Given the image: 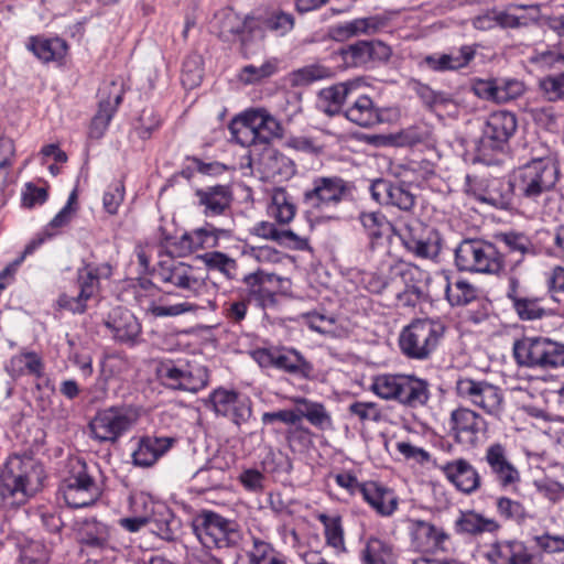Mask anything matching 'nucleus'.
I'll use <instances>...</instances> for the list:
<instances>
[{
    "mask_svg": "<svg viewBox=\"0 0 564 564\" xmlns=\"http://www.w3.org/2000/svg\"><path fill=\"white\" fill-rule=\"evenodd\" d=\"M512 175L519 204L533 205L538 209L543 203L544 213L554 210L552 205L560 200V194L555 191L560 169L553 158L532 159L514 170Z\"/></svg>",
    "mask_w": 564,
    "mask_h": 564,
    "instance_id": "f257e3e1",
    "label": "nucleus"
},
{
    "mask_svg": "<svg viewBox=\"0 0 564 564\" xmlns=\"http://www.w3.org/2000/svg\"><path fill=\"white\" fill-rule=\"evenodd\" d=\"M43 465L29 455H10L0 469V498L8 507L25 505L43 487Z\"/></svg>",
    "mask_w": 564,
    "mask_h": 564,
    "instance_id": "f03ea898",
    "label": "nucleus"
},
{
    "mask_svg": "<svg viewBox=\"0 0 564 564\" xmlns=\"http://www.w3.org/2000/svg\"><path fill=\"white\" fill-rule=\"evenodd\" d=\"M355 185L338 175H315L302 191L301 205L315 219H333L334 213L352 198Z\"/></svg>",
    "mask_w": 564,
    "mask_h": 564,
    "instance_id": "7ed1b4c3",
    "label": "nucleus"
},
{
    "mask_svg": "<svg viewBox=\"0 0 564 564\" xmlns=\"http://www.w3.org/2000/svg\"><path fill=\"white\" fill-rule=\"evenodd\" d=\"M372 391L383 400L417 410L427 406L432 393L427 379L414 373H383L373 379Z\"/></svg>",
    "mask_w": 564,
    "mask_h": 564,
    "instance_id": "20e7f679",
    "label": "nucleus"
},
{
    "mask_svg": "<svg viewBox=\"0 0 564 564\" xmlns=\"http://www.w3.org/2000/svg\"><path fill=\"white\" fill-rule=\"evenodd\" d=\"M446 325L440 317H417L404 326L398 338L401 354L411 360H429L445 336Z\"/></svg>",
    "mask_w": 564,
    "mask_h": 564,
    "instance_id": "39448f33",
    "label": "nucleus"
},
{
    "mask_svg": "<svg viewBox=\"0 0 564 564\" xmlns=\"http://www.w3.org/2000/svg\"><path fill=\"white\" fill-rule=\"evenodd\" d=\"M512 355L519 367L551 371L564 367V344L543 336L514 340Z\"/></svg>",
    "mask_w": 564,
    "mask_h": 564,
    "instance_id": "423d86ee",
    "label": "nucleus"
},
{
    "mask_svg": "<svg viewBox=\"0 0 564 564\" xmlns=\"http://www.w3.org/2000/svg\"><path fill=\"white\" fill-rule=\"evenodd\" d=\"M192 528L199 542L208 549H237L243 540L237 521L212 510H202L196 514Z\"/></svg>",
    "mask_w": 564,
    "mask_h": 564,
    "instance_id": "0eeeda50",
    "label": "nucleus"
},
{
    "mask_svg": "<svg viewBox=\"0 0 564 564\" xmlns=\"http://www.w3.org/2000/svg\"><path fill=\"white\" fill-rule=\"evenodd\" d=\"M455 265L459 271L499 275L505 270V256L492 242L464 239L455 249Z\"/></svg>",
    "mask_w": 564,
    "mask_h": 564,
    "instance_id": "6e6552de",
    "label": "nucleus"
},
{
    "mask_svg": "<svg viewBox=\"0 0 564 564\" xmlns=\"http://www.w3.org/2000/svg\"><path fill=\"white\" fill-rule=\"evenodd\" d=\"M68 476L58 487V498L69 508H86L96 503L101 490L96 482L88 465L80 458L69 462Z\"/></svg>",
    "mask_w": 564,
    "mask_h": 564,
    "instance_id": "1a4fd4ad",
    "label": "nucleus"
},
{
    "mask_svg": "<svg viewBox=\"0 0 564 564\" xmlns=\"http://www.w3.org/2000/svg\"><path fill=\"white\" fill-rule=\"evenodd\" d=\"M367 238V257L375 268L383 271L384 264L391 259L390 243L397 234L394 225L381 212H365L359 215Z\"/></svg>",
    "mask_w": 564,
    "mask_h": 564,
    "instance_id": "9d476101",
    "label": "nucleus"
},
{
    "mask_svg": "<svg viewBox=\"0 0 564 564\" xmlns=\"http://www.w3.org/2000/svg\"><path fill=\"white\" fill-rule=\"evenodd\" d=\"M232 20L237 21V25H231L229 31L239 35L242 44H246L249 37L263 40L265 31L275 36H285L295 25L293 14L282 10H273L259 18L246 17L243 21H239L238 17L232 15L228 17L226 22L232 24Z\"/></svg>",
    "mask_w": 564,
    "mask_h": 564,
    "instance_id": "9b49d317",
    "label": "nucleus"
},
{
    "mask_svg": "<svg viewBox=\"0 0 564 564\" xmlns=\"http://www.w3.org/2000/svg\"><path fill=\"white\" fill-rule=\"evenodd\" d=\"M518 129L517 116L507 110L494 111L488 115L477 142V153L486 160L491 153L502 152Z\"/></svg>",
    "mask_w": 564,
    "mask_h": 564,
    "instance_id": "f8f14e48",
    "label": "nucleus"
},
{
    "mask_svg": "<svg viewBox=\"0 0 564 564\" xmlns=\"http://www.w3.org/2000/svg\"><path fill=\"white\" fill-rule=\"evenodd\" d=\"M162 383L172 390L196 393L207 387L209 371L207 367L195 361H166L158 369Z\"/></svg>",
    "mask_w": 564,
    "mask_h": 564,
    "instance_id": "ddd939ff",
    "label": "nucleus"
},
{
    "mask_svg": "<svg viewBox=\"0 0 564 564\" xmlns=\"http://www.w3.org/2000/svg\"><path fill=\"white\" fill-rule=\"evenodd\" d=\"M465 191L477 200L500 209H511L518 202L512 173L507 178H478L467 175Z\"/></svg>",
    "mask_w": 564,
    "mask_h": 564,
    "instance_id": "4468645a",
    "label": "nucleus"
},
{
    "mask_svg": "<svg viewBox=\"0 0 564 564\" xmlns=\"http://www.w3.org/2000/svg\"><path fill=\"white\" fill-rule=\"evenodd\" d=\"M261 368H275L300 379L314 378V366L294 348H258L251 354Z\"/></svg>",
    "mask_w": 564,
    "mask_h": 564,
    "instance_id": "2eb2a0df",
    "label": "nucleus"
},
{
    "mask_svg": "<svg viewBox=\"0 0 564 564\" xmlns=\"http://www.w3.org/2000/svg\"><path fill=\"white\" fill-rule=\"evenodd\" d=\"M455 391L460 399L490 416L498 419L503 411L502 390L486 380L462 377L456 381Z\"/></svg>",
    "mask_w": 564,
    "mask_h": 564,
    "instance_id": "dca6fc26",
    "label": "nucleus"
},
{
    "mask_svg": "<svg viewBox=\"0 0 564 564\" xmlns=\"http://www.w3.org/2000/svg\"><path fill=\"white\" fill-rule=\"evenodd\" d=\"M232 237L234 220L225 221L221 226L205 221L203 226L184 232L172 245L181 256H186L200 249H216L221 240H230Z\"/></svg>",
    "mask_w": 564,
    "mask_h": 564,
    "instance_id": "f3484780",
    "label": "nucleus"
},
{
    "mask_svg": "<svg viewBox=\"0 0 564 564\" xmlns=\"http://www.w3.org/2000/svg\"><path fill=\"white\" fill-rule=\"evenodd\" d=\"M206 404L216 415L227 417L237 426L247 423L252 416L251 399L235 389L225 387L214 389L209 393Z\"/></svg>",
    "mask_w": 564,
    "mask_h": 564,
    "instance_id": "a211bd4d",
    "label": "nucleus"
},
{
    "mask_svg": "<svg viewBox=\"0 0 564 564\" xmlns=\"http://www.w3.org/2000/svg\"><path fill=\"white\" fill-rule=\"evenodd\" d=\"M487 421L469 408H457L451 412L448 435L459 445L475 447L486 435Z\"/></svg>",
    "mask_w": 564,
    "mask_h": 564,
    "instance_id": "6ab92c4d",
    "label": "nucleus"
},
{
    "mask_svg": "<svg viewBox=\"0 0 564 564\" xmlns=\"http://www.w3.org/2000/svg\"><path fill=\"white\" fill-rule=\"evenodd\" d=\"M196 273L194 267L175 259L160 261L155 270V275L162 283L185 291L186 297L197 296L206 289L205 280Z\"/></svg>",
    "mask_w": 564,
    "mask_h": 564,
    "instance_id": "aec40b11",
    "label": "nucleus"
},
{
    "mask_svg": "<svg viewBox=\"0 0 564 564\" xmlns=\"http://www.w3.org/2000/svg\"><path fill=\"white\" fill-rule=\"evenodd\" d=\"M484 463L488 474L500 489H514L521 481V475L516 465L511 462L506 445L495 442L485 449Z\"/></svg>",
    "mask_w": 564,
    "mask_h": 564,
    "instance_id": "412c9836",
    "label": "nucleus"
},
{
    "mask_svg": "<svg viewBox=\"0 0 564 564\" xmlns=\"http://www.w3.org/2000/svg\"><path fill=\"white\" fill-rule=\"evenodd\" d=\"M433 468L442 473L444 478L459 492L471 495L481 487V476L477 468L466 458L433 460Z\"/></svg>",
    "mask_w": 564,
    "mask_h": 564,
    "instance_id": "4be33fe9",
    "label": "nucleus"
},
{
    "mask_svg": "<svg viewBox=\"0 0 564 564\" xmlns=\"http://www.w3.org/2000/svg\"><path fill=\"white\" fill-rule=\"evenodd\" d=\"M282 281L283 279L274 273L257 270L243 276L240 293L262 310L274 307L278 304L276 289Z\"/></svg>",
    "mask_w": 564,
    "mask_h": 564,
    "instance_id": "5701e85b",
    "label": "nucleus"
},
{
    "mask_svg": "<svg viewBox=\"0 0 564 564\" xmlns=\"http://www.w3.org/2000/svg\"><path fill=\"white\" fill-rule=\"evenodd\" d=\"M132 425L130 416L120 408L98 411L89 422L91 437L99 443H116Z\"/></svg>",
    "mask_w": 564,
    "mask_h": 564,
    "instance_id": "b1692460",
    "label": "nucleus"
},
{
    "mask_svg": "<svg viewBox=\"0 0 564 564\" xmlns=\"http://www.w3.org/2000/svg\"><path fill=\"white\" fill-rule=\"evenodd\" d=\"M408 532L413 550L423 554L446 552L449 534L442 528L422 519H409Z\"/></svg>",
    "mask_w": 564,
    "mask_h": 564,
    "instance_id": "393cba45",
    "label": "nucleus"
},
{
    "mask_svg": "<svg viewBox=\"0 0 564 564\" xmlns=\"http://www.w3.org/2000/svg\"><path fill=\"white\" fill-rule=\"evenodd\" d=\"M194 196L195 205L207 219L223 217L226 221L234 220L231 212L234 194L229 185L216 184L196 188Z\"/></svg>",
    "mask_w": 564,
    "mask_h": 564,
    "instance_id": "a878e982",
    "label": "nucleus"
},
{
    "mask_svg": "<svg viewBox=\"0 0 564 564\" xmlns=\"http://www.w3.org/2000/svg\"><path fill=\"white\" fill-rule=\"evenodd\" d=\"M104 325L111 337L120 344L133 346L141 337V323L132 312L122 306L113 307L105 318Z\"/></svg>",
    "mask_w": 564,
    "mask_h": 564,
    "instance_id": "bb28decb",
    "label": "nucleus"
},
{
    "mask_svg": "<svg viewBox=\"0 0 564 564\" xmlns=\"http://www.w3.org/2000/svg\"><path fill=\"white\" fill-rule=\"evenodd\" d=\"M475 55L476 50L471 45H463L458 50H452L448 53L425 55L419 62V67L434 73L455 72L468 66Z\"/></svg>",
    "mask_w": 564,
    "mask_h": 564,
    "instance_id": "cd10ccee",
    "label": "nucleus"
},
{
    "mask_svg": "<svg viewBox=\"0 0 564 564\" xmlns=\"http://www.w3.org/2000/svg\"><path fill=\"white\" fill-rule=\"evenodd\" d=\"M341 55L347 65L358 67L387 61L391 50L381 41H358L343 48Z\"/></svg>",
    "mask_w": 564,
    "mask_h": 564,
    "instance_id": "c85d7f7f",
    "label": "nucleus"
},
{
    "mask_svg": "<svg viewBox=\"0 0 564 564\" xmlns=\"http://www.w3.org/2000/svg\"><path fill=\"white\" fill-rule=\"evenodd\" d=\"M361 497L376 514L383 518L393 516L399 508L395 491L379 481H364Z\"/></svg>",
    "mask_w": 564,
    "mask_h": 564,
    "instance_id": "c756f323",
    "label": "nucleus"
},
{
    "mask_svg": "<svg viewBox=\"0 0 564 564\" xmlns=\"http://www.w3.org/2000/svg\"><path fill=\"white\" fill-rule=\"evenodd\" d=\"M176 444L177 438L173 436H142L132 453L133 464L140 467H151Z\"/></svg>",
    "mask_w": 564,
    "mask_h": 564,
    "instance_id": "7c9ffc66",
    "label": "nucleus"
},
{
    "mask_svg": "<svg viewBox=\"0 0 564 564\" xmlns=\"http://www.w3.org/2000/svg\"><path fill=\"white\" fill-rule=\"evenodd\" d=\"M113 529L95 518L85 519L78 529L79 543L100 552L115 550L112 545Z\"/></svg>",
    "mask_w": 564,
    "mask_h": 564,
    "instance_id": "2f4dec72",
    "label": "nucleus"
},
{
    "mask_svg": "<svg viewBox=\"0 0 564 564\" xmlns=\"http://www.w3.org/2000/svg\"><path fill=\"white\" fill-rule=\"evenodd\" d=\"M501 525L494 518H487L475 510L459 511L454 521V531L458 535L477 538L484 533H496Z\"/></svg>",
    "mask_w": 564,
    "mask_h": 564,
    "instance_id": "473e14b6",
    "label": "nucleus"
},
{
    "mask_svg": "<svg viewBox=\"0 0 564 564\" xmlns=\"http://www.w3.org/2000/svg\"><path fill=\"white\" fill-rule=\"evenodd\" d=\"M386 267L389 269L392 276H399L402 280L404 288L406 289L423 290V286L431 280L429 271L412 262H405L393 254L384 264V268Z\"/></svg>",
    "mask_w": 564,
    "mask_h": 564,
    "instance_id": "72a5a7b5",
    "label": "nucleus"
},
{
    "mask_svg": "<svg viewBox=\"0 0 564 564\" xmlns=\"http://www.w3.org/2000/svg\"><path fill=\"white\" fill-rule=\"evenodd\" d=\"M345 117L357 126L373 127L382 122L381 110L367 95L355 98L344 111Z\"/></svg>",
    "mask_w": 564,
    "mask_h": 564,
    "instance_id": "f704fd0d",
    "label": "nucleus"
},
{
    "mask_svg": "<svg viewBox=\"0 0 564 564\" xmlns=\"http://www.w3.org/2000/svg\"><path fill=\"white\" fill-rule=\"evenodd\" d=\"M6 370L14 379L25 376L40 379L44 376L45 365L37 352L23 349L10 358Z\"/></svg>",
    "mask_w": 564,
    "mask_h": 564,
    "instance_id": "c9c22d12",
    "label": "nucleus"
},
{
    "mask_svg": "<svg viewBox=\"0 0 564 564\" xmlns=\"http://www.w3.org/2000/svg\"><path fill=\"white\" fill-rule=\"evenodd\" d=\"M440 276L444 281L445 297L451 306H466L478 300V289L467 280H453L447 271H442Z\"/></svg>",
    "mask_w": 564,
    "mask_h": 564,
    "instance_id": "e433bc0d",
    "label": "nucleus"
},
{
    "mask_svg": "<svg viewBox=\"0 0 564 564\" xmlns=\"http://www.w3.org/2000/svg\"><path fill=\"white\" fill-rule=\"evenodd\" d=\"M26 47L43 63L59 62L68 51L67 42L58 36H30Z\"/></svg>",
    "mask_w": 564,
    "mask_h": 564,
    "instance_id": "4c0bfd02",
    "label": "nucleus"
},
{
    "mask_svg": "<svg viewBox=\"0 0 564 564\" xmlns=\"http://www.w3.org/2000/svg\"><path fill=\"white\" fill-rule=\"evenodd\" d=\"M360 562L361 564H395V547L389 540L371 535L360 551Z\"/></svg>",
    "mask_w": 564,
    "mask_h": 564,
    "instance_id": "58836bf2",
    "label": "nucleus"
},
{
    "mask_svg": "<svg viewBox=\"0 0 564 564\" xmlns=\"http://www.w3.org/2000/svg\"><path fill=\"white\" fill-rule=\"evenodd\" d=\"M111 275V267L108 263H88L77 271V286L83 297L90 300L97 295L100 288V279Z\"/></svg>",
    "mask_w": 564,
    "mask_h": 564,
    "instance_id": "ea45409f",
    "label": "nucleus"
},
{
    "mask_svg": "<svg viewBox=\"0 0 564 564\" xmlns=\"http://www.w3.org/2000/svg\"><path fill=\"white\" fill-rule=\"evenodd\" d=\"M248 121L257 132L259 144H269L272 139L282 135L281 123L265 109H249Z\"/></svg>",
    "mask_w": 564,
    "mask_h": 564,
    "instance_id": "a19ab883",
    "label": "nucleus"
},
{
    "mask_svg": "<svg viewBox=\"0 0 564 564\" xmlns=\"http://www.w3.org/2000/svg\"><path fill=\"white\" fill-rule=\"evenodd\" d=\"M19 556L15 564H50L53 549L43 540L20 538L17 542Z\"/></svg>",
    "mask_w": 564,
    "mask_h": 564,
    "instance_id": "79ce46f5",
    "label": "nucleus"
},
{
    "mask_svg": "<svg viewBox=\"0 0 564 564\" xmlns=\"http://www.w3.org/2000/svg\"><path fill=\"white\" fill-rule=\"evenodd\" d=\"M294 403L296 405H302L303 408H297V415L300 416V421L304 417L313 426L318 430H327L333 425V420L330 414L327 412L325 405L319 402L311 401L306 398H296L294 399Z\"/></svg>",
    "mask_w": 564,
    "mask_h": 564,
    "instance_id": "37998d69",
    "label": "nucleus"
},
{
    "mask_svg": "<svg viewBox=\"0 0 564 564\" xmlns=\"http://www.w3.org/2000/svg\"><path fill=\"white\" fill-rule=\"evenodd\" d=\"M268 214L281 225L289 224L296 214V207L289 193L282 188H274L271 202L268 206Z\"/></svg>",
    "mask_w": 564,
    "mask_h": 564,
    "instance_id": "c03bdc74",
    "label": "nucleus"
},
{
    "mask_svg": "<svg viewBox=\"0 0 564 564\" xmlns=\"http://www.w3.org/2000/svg\"><path fill=\"white\" fill-rule=\"evenodd\" d=\"M246 555L248 564H286V558L280 551L258 536H252V546Z\"/></svg>",
    "mask_w": 564,
    "mask_h": 564,
    "instance_id": "a18cd8bd",
    "label": "nucleus"
},
{
    "mask_svg": "<svg viewBox=\"0 0 564 564\" xmlns=\"http://www.w3.org/2000/svg\"><path fill=\"white\" fill-rule=\"evenodd\" d=\"M354 84L340 83L328 88H324L319 93V101L329 115H337L351 96Z\"/></svg>",
    "mask_w": 564,
    "mask_h": 564,
    "instance_id": "49530a36",
    "label": "nucleus"
},
{
    "mask_svg": "<svg viewBox=\"0 0 564 564\" xmlns=\"http://www.w3.org/2000/svg\"><path fill=\"white\" fill-rule=\"evenodd\" d=\"M415 258L435 261L442 251V238L436 229L425 231V235L405 249Z\"/></svg>",
    "mask_w": 564,
    "mask_h": 564,
    "instance_id": "de8ad7c7",
    "label": "nucleus"
},
{
    "mask_svg": "<svg viewBox=\"0 0 564 564\" xmlns=\"http://www.w3.org/2000/svg\"><path fill=\"white\" fill-rule=\"evenodd\" d=\"M127 366L126 360L117 355L106 356L100 364V371L94 392L101 398L107 394L109 380L120 373Z\"/></svg>",
    "mask_w": 564,
    "mask_h": 564,
    "instance_id": "09e8293b",
    "label": "nucleus"
},
{
    "mask_svg": "<svg viewBox=\"0 0 564 564\" xmlns=\"http://www.w3.org/2000/svg\"><path fill=\"white\" fill-rule=\"evenodd\" d=\"M199 308L197 304L188 301L169 304L161 297L159 301H151L145 307V312L153 317H175L186 313L196 312Z\"/></svg>",
    "mask_w": 564,
    "mask_h": 564,
    "instance_id": "8fccbe9b",
    "label": "nucleus"
},
{
    "mask_svg": "<svg viewBox=\"0 0 564 564\" xmlns=\"http://www.w3.org/2000/svg\"><path fill=\"white\" fill-rule=\"evenodd\" d=\"M499 240L506 246L509 253L517 256L512 261V269L518 267L524 259V256L529 253L533 245L528 236L522 232L508 231L501 234Z\"/></svg>",
    "mask_w": 564,
    "mask_h": 564,
    "instance_id": "3c124183",
    "label": "nucleus"
},
{
    "mask_svg": "<svg viewBox=\"0 0 564 564\" xmlns=\"http://www.w3.org/2000/svg\"><path fill=\"white\" fill-rule=\"evenodd\" d=\"M319 522L324 525L326 544L338 552L346 550L341 518L339 516H318Z\"/></svg>",
    "mask_w": 564,
    "mask_h": 564,
    "instance_id": "603ef678",
    "label": "nucleus"
},
{
    "mask_svg": "<svg viewBox=\"0 0 564 564\" xmlns=\"http://www.w3.org/2000/svg\"><path fill=\"white\" fill-rule=\"evenodd\" d=\"M200 259L208 270L218 271L229 280L236 278L238 263L228 254L220 251H208Z\"/></svg>",
    "mask_w": 564,
    "mask_h": 564,
    "instance_id": "864d4df0",
    "label": "nucleus"
},
{
    "mask_svg": "<svg viewBox=\"0 0 564 564\" xmlns=\"http://www.w3.org/2000/svg\"><path fill=\"white\" fill-rule=\"evenodd\" d=\"M384 204L410 213L416 205V196L403 183L389 182L388 196Z\"/></svg>",
    "mask_w": 564,
    "mask_h": 564,
    "instance_id": "5fc2aeb1",
    "label": "nucleus"
},
{
    "mask_svg": "<svg viewBox=\"0 0 564 564\" xmlns=\"http://www.w3.org/2000/svg\"><path fill=\"white\" fill-rule=\"evenodd\" d=\"M248 119V110H246L229 127L232 139L242 147L259 144L254 127L250 124Z\"/></svg>",
    "mask_w": 564,
    "mask_h": 564,
    "instance_id": "6e6d98bb",
    "label": "nucleus"
},
{
    "mask_svg": "<svg viewBox=\"0 0 564 564\" xmlns=\"http://www.w3.org/2000/svg\"><path fill=\"white\" fill-rule=\"evenodd\" d=\"M495 505L498 516L505 521L523 523L528 518V512L523 503L520 501L506 496H500L496 499Z\"/></svg>",
    "mask_w": 564,
    "mask_h": 564,
    "instance_id": "4d7b16f0",
    "label": "nucleus"
},
{
    "mask_svg": "<svg viewBox=\"0 0 564 564\" xmlns=\"http://www.w3.org/2000/svg\"><path fill=\"white\" fill-rule=\"evenodd\" d=\"M541 302L542 299L529 295L527 292L512 304V308L521 321H535L545 314Z\"/></svg>",
    "mask_w": 564,
    "mask_h": 564,
    "instance_id": "13d9d810",
    "label": "nucleus"
},
{
    "mask_svg": "<svg viewBox=\"0 0 564 564\" xmlns=\"http://www.w3.org/2000/svg\"><path fill=\"white\" fill-rule=\"evenodd\" d=\"M334 69L322 64H311L293 73V82L296 85H310L317 80L328 79L334 76Z\"/></svg>",
    "mask_w": 564,
    "mask_h": 564,
    "instance_id": "bf43d9fd",
    "label": "nucleus"
},
{
    "mask_svg": "<svg viewBox=\"0 0 564 564\" xmlns=\"http://www.w3.org/2000/svg\"><path fill=\"white\" fill-rule=\"evenodd\" d=\"M285 440L292 452L303 453L313 445V433L308 427L296 423L286 430Z\"/></svg>",
    "mask_w": 564,
    "mask_h": 564,
    "instance_id": "052dcab7",
    "label": "nucleus"
},
{
    "mask_svg": "<svg viewBox=\"0 0 564 564\" xmlns=\"http://www.w3.org/2000/svg\"><path fill=\"white\" fill-rule=\"evenodd\" d=\"M15 152L14 141L7 135H0V193L7 186V177L14 164Z\"/></svg>",
    "mask_w": 564,
    "mask_h": 564,
    "instance_id": "680f3d73",
    "label": "nucleus"
},
{
    "mask_svg": "<svg viewBox=\"0 0 564 564\" xmlns=\"http://www.w3.org/2000/svg\"><path fill=\"white\" fill-rule=\"evenodd\" d=\"M530 63L544 68L564 66V48L560 46L546 47L544 50H534L529 57Z\"/></svg>",
    "mask_w": 564,
    "mask_h": 564,
    "instance_id": "e2e57ef3",
    "label": "nucleus"
},
{
    "mask_svg": "<svg viewBox=\"0 0 564 564\" xmlns=\"http://www.w3.org/2000/svg\"><path fill=\"white\" fill-rule=\"evenodd\" d=\"M276 72V64L271 61L264 62L260 66L246 65L239 73L241 83L250 85L260 83L261 80L271 77Z\"/></svg>",
    "mask_w": 564,
    "mask_h": 564,
    "instance_id": "0e129e2a",
    "label": "nucleus"
},
{
    "mask_svg": "<svg viewBox=\"0 0 564 564\" xmlns=\"http://www.w3.org/2000/svg\"><path fill=\"white\" fill-rule=\"evenodd\" d=\"M513 540H499L491 543L485 552L484 557L489 564H509L512 550Z\"/></svg>",
    "mask_w": 564,
    "mask_h": 564,
    "instance_id": "69168bd1",
    "label": "nucleus"
},
{
    "mask_svg": "<svg viewBox=\"0 0 564 564\" xmlns=\"http://www.w3.org/2000/svg\"><path fill=\"white\" fill-rule=\"evenodd\" d=\"M540 88L550 101L564 98V73L550 75L541 79Z\"/></svg>",
    "mask_w": 564,
    "mask_h": 564,
    "instance_id": "338daca9",
    "label": "nucleus"
},
{
    "mask_svg": "<svg viewBox=\"0 0 564 564\" xmlns=\"http://www.w3.org/2000/svg\"><path fill=\"white\" fill-rule=\"evenodd\" d=\"M124 198V185L121 181L111 183L104 194L102 204L104 208L110 215H115L118 212L119 206Z\"/></svg>",
    "mask_w": 564,
    "mask_h": 564,
    "instance_id": "774afa93",
    "label": "nucleus"
}]
</instances>
